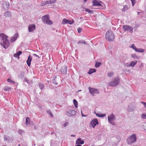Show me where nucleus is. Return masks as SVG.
I'll return each mask as SVG.
<instances>
[{"label":"nucleus","instance_id":"39448f33","mask_svg":"<svg viewBox=\"0 0 146 146\" xmlns=\"http://www.w3.org/2000/svg\"><path fill=\"white\" fill-rule=\"evenodd\" d=\"M108 122L112 125H115V123L112 122V121L115 120V119L116 117L115 115L112 113L108 116Z\"/></svg>","mask_w":146,"mask_h":146},{"label":"nucleus","instance_id":"6ab92c4d","mask_svg":"<svg viewBox=\"0 0 146 146\" xmlns=\"http://www.w3.org/2000/svg\"><path fill=\"white\" fill-rule=\"evenodd\" d=\"M94 113L97 116L100 117H104L106 115V114L105 113L101 114L100 113H96L95 111L94 112Z\"/></svg>","mask_w":146,"mask_h":146},{"label":"nucleus","instance_id":"412c9836","mask_svg":"<svg viewBox=\"0 0 146 146\" xmlns=\"http://www.w3.org/2000/svg\"><path fill=\"white\" fill-rule=\"evenodd\" d=\"M4 15L6 17H11V12L7 11L4 13Z\"/></svg>","mask_w":146,"mask_h":146},{"label":"nucleus","instance_id":"37998d69","mask_svg":"<svg viewBox=\"0 0 146 146\" xmlns=\"http://www.w3.org/2000/svg\"><path fill=\"white\" fill-rule=\"evenodd\" d=\"M141 117L143 119H146V114L143 113L141 115Z\"/></svg>","mask_w":146,"mask_h":146},{"label":"nucleus","instance_id":"bf43d9fd","mask_svg":"<svg viewBox=\"0 0 146 146\" xmlns=\"http://www.w3.org/2000/svg\"><path fill=\"white\" fill-rule=\"evenodd\" d=\"M75 146H82V145L80 144H78L75 145Z\"/></svg>","mask_w":146,"mask_h":146},{"label":"nucleus","instance_id":"bb28decb","mask_svg":"<svg viewBox=\"0 0 146 146\" xmlns=\"http://www.w3.org/2000/svg\"><path fill=\"white\" fill-rule=\"evenodd\" d=\"M56 76L54 77V78L52 80V82L53 84L55 85H57L58 84L57 82H56Z\"/></svg>","mask_w":146,"mask_h":146},{"label":"nucleus","instance_id":"4c0bfd02","mask_svg":"<svg viewBox=\"0 0 146 146\" xmlns=\"http://www.w3.org/2000/svg\"><path fill=\"white\" fill-rule=\"evenodd\" d=\"M49 4H52L55 3L56 2V0H48Z\"/></svg>","mask_w":146,"mask_h":146},{"label":"nucleus","instance_id":"5fc2aeb1","mask_svg":"<svg viewBox=\"0 0 146 146\" xmlns=\"http://www.w3.org/2000/svg\"><path fill=\"white\" fill-rule=\"evenodd\" d=\"M81 113L82 114V117H86L87 116V115H85L83 114L82 111H81Z\"/></svg>","mask_w":146,"mask_h":146},{"label":"nucleus","instance_id":"8fccbe9b","mask_svg":"<svg viewBox=\"0 0 146 146\" xmlns=\"http://www.w3.org/2000/svg\"><path fill=\"white\" fill-rule=\"evenodd\" d=\"M18 132L20 134H22L23 132V131L21 130H19L18 131Z\"/></svg>","mask_w":146,"mask_h":146},{"label":"nucleus","instance_id":"0e129e2a","mask_svg":"<svg viewBox=\"0 0 146 146\" xmlns=\"http://www.w3.org/2000/svg\"><path fill=\"white\" fill-rule=\"evenodd\" d=\"M91 146H101L100 145L96 146L95 145H91Z\"/></svg>","mask_w":146,"mask_h":146},{"label":"nucleus","instance_id":"ddd939ff","mask_svg":"<svg viewBox=\"0 0 146 146\" xmlns=\"http://www.w3.org/2000/svg\"><path fill=\"white\" fill-rule=\"evenodd\" d=\"M36 26L35 24L30 25L28 26V30L29 32H33L35 29Z\"/></svg>","mask_w":146,"mask_h":146},{"label":"nucleus","instance_id":"09e8293b","mask_svg":"<svg viewBox=\"0 0 146 146\" xmlns=\"http://www.w3.org/2000/svg\"><path fill=\"white\" fill-rule=\"evenodd\" d=\"M124 65L125 66H127V67H130L131 66H130V64H129L128 63H126L124 64Z\"/></svg>","mask_w":146,"mask_h":146},{"label":"nucleus","instance_id":"aec40b11","mask_svg":"<svg viewBox=\"0 0 146 146\" xmlns=\"http://www.w3.org/2000/svg\"><path fill=\"white\" fill-rule=\"evenodd\" d=\"M96 70L95 68H90L89 71L88 72V74H90L96 72Z\"/></svg>","mask_w":146,"mask_h":146},{"label":"nucleus","instance_id":"f257e3e1","mask_svg":"<svg viewBox=\"0 0 146 146\" xmlns=\"http://www.w3.org/2000/svg\"><path fill=\"white\" fill-rule=\"evenodd\" d=\"M0 36L2 37L1 41L0 42V44L5 49H7L10 45L9 40L7 39L8 36L3 33L1 34Z\"/></svg>","mask_w":146,"mask_h":146},{"label":"nucleus","instance_id":"2eb2a0df","mask_svg":"<svg viewBox=\"0 0 146 146\" xmlns=\"http://www.w3.org/2000/svg\"><path fill=\"white\" fill-rule=\"evenodd\" d=\"M18 37V33H16L14 35L13 37H12L10 40L11 42H12L14 41H15Z\"/></svg>","mask_w":146,"mask_h":146},{"label":"nucleus","instance_id":"393cba45","mask_svg":"<svg viewBox=\"0 0 146 146\" xmlns=\"http://www.w3.org/2000/svg\"><path fill=\"white\" fill-rule=\"evenodd\" d=\"M73 103L75 107L77 108L78 107V102L75 99H74L73 100Z\"/></svg>","mask_w":146,"mask_h":146},{"label":"nucleus","instance_id":"79ce46f5","mask_svg":"<svg viewBox=\"0 0 146 146\" xmlns=\"http://www.w3.org/2000/svg\"><path fill=\"white\" fill-rule=\"evenodd\" d=\"M13 56L17 58L18 59L19 58V55H18V54H17V53L14 54Z\"/></svg>","mask_w":146,"mask_h":146},{"label":"nucleus","instance_id":"f704fd0d","mask_svg":"<svg viewBox=\"0 0 146 146\" xmlns=\"http://www.w3.org/2000/svg\"><path fill=\"white\" fill-rule=\"evenodd\" d=\"M7 81L9 82H10L11 83H12L13 84H14L15 83V82L14 81L11 80V79L10 78H8L7 80Z\"/></svg>","mask_w":146,"mask_h":146},{"label":"nucleus","instance_id":"603ef678","mask_svg":"<svg viewBox=\"0 0 146 146\" xmlns=\"http://www.w3.org/2000/svg\"><path fill=\"white\" fill-rule=\"evenodd\" d=\"M4 141H7V138L6 137V136L5 135L4 136Z\"/></svg>","mask_w":146,"mask_h":146},{"label":"nucleus","instance_id":"7c9ffc66","mask_svg":"<svg viewBox=\"0 0 146 146\" xmlns=\"http://www.w3.org/2000/svg\"><path fill=\"white\" fill-rule=\"evenodd\" d=\"M102 65L101 62H96L95 64V66L96 68L99 67Z\"/></svg>","mask_w":146,"mask_h":146},{"label":"nucleus","instance_id":"774afa93","mask_svg":"<svg viewBox=\"0 0 146 146\" xmlns=\"http://www.w3.org/2000/svg\"><path fill=\"white\" fill-rule=\"evenodd\" d=\"M80 91H81V90H80L78 91V92H80Z\"/></svg>","mask_w":146,"mask_h":146},{"label":"nucleus","instance_id":"1a4fd4ad","mask_svg":"<svg viewBox=\"0 0 146 146\" xmlns=\"http://www.w3.org/2000/svg\"><path fill=\"white\" fill-rule=\"evenodd\" d=\"M3 9L4 10H8L9 7V3L7 1H4L2 4Z\"/></svg>","mask_w":146,"mask_h":146},{"label":"nucleus","instance_id":"423d86ee","mask_svg":"<svg viewBox=\"0 0 146 146\" xmlns=\"http://www.w3.org/2000/svg\"><path fill=\"white\" fill-rule=\"evenodd\" d=\"M77 113L76 111L74 110H70L66 111L65 114L68 116H72L75 115Z\"/></svg>","mask_w":146,"mask_h":146},{"label":"nucleus","instance_id":"20e7f679","mask_svg":"<svg viewBox=\"0 0 146 146\" xmlns=\"http://www.w3.org/2000/svg\"><path fill=\"white\" fill-rule=\"evenodd\" d=\"M137 139L136 135L133 134L131 135L130 138L127 139V143L129 144H131L132 143L135 142Z\"/></svg>","mask_w":146,"mask_h":146},{"label":"nucleus","instance_id":"9d476101","mask_svg":"<svg viewBox=\"0 0 146 146\" xmlns=\"http://www.w3.org/2000/svg\"><path fill=\"white\" fill-rule=\"evenodd\" d=\"M89 89L90 93L94 96V94H99V92L97 89H95L93 88H90V87H89Z\"/></svg>","mask_w":146,"mask_h":146},{"label":"nucleus","instance_id":"4d7b16f0","mask_svg":"<svg viewBox=\"0 0 146 146\" xmlns=\"http://www.w3.org/2000/svg\"><path fill=\"white\" fill-rule=\"evenodd\" d=\"M142 103L143 104V105L145 107H146V103L142 102Z\"/></svg>","mask_w":146,"mask_h":146},{"label":"nucleus","instance_id":"13d9d810","mask_svg":"<svg viewBox=\"0 0 146 146\" xmlns=\"http://www.w3.org/2000/svg\"><path fill=\"white\" fill-rule=\"evenodd\" d=\"M145 125H143V126H144L143 128L145 130H146V123H145Z\"/></svg>","mask_w":146,"mask_h":146},{"label":"nucleus","instance_id":"f3484780","mask_svg":"<svg viewBox=\"0 0 146 146\" xmlns=\"http://www.w3.org/2000/svg\"><path fill=\"white\" fill-rule=\"evenodd\" d=\"M32 60V57L31 56L29 55L28 57L27 60L26 62L27 63L29 67H30L31 64V62Z\"/></svg>","mask_w":146,"mask_h":146},{"label":"nucleus","instance_id":"cd10ccee","mask_svg":"<svg viewBox=\"0 0 146 146\" xmlns=\"http://www.w3.org/2000/svg\"><path fill=\"white\" fill-rule=\"evenodd\" d=\"M80 43H82L84 44H87L86 42L83 40H79L77 42V44H79Z\"/></svg>","mask_w":146,"mask_h":146},{"label":"nucleus","instance_id":"0eeeda50","mask_svg":"<svg viewBox=\"0 0 146 146\" xmlns=\"http://www.w3.org/2000/svg\"><path fill=\"white\" fill-rule=\"evenodd\" d=\"M124 31H129L130 33L132 34L133 32V28L130 26L124 25L123 26Z\"/></svg>","mask_w":146,"mask_h":146},{"label":"nucleus","instance_id":"de8ad7c7","mask_svg":"<svg viewBox=\"0 0 146 146\" xmlns=\"http://www.w3.org/2000/svg\"><path fill=\"white\" fill-rule=\"evenodd\" d=\"M74 21L73 20H72V21L69 20V22H68V24H69L70 25H71L72 24H73V23H74Z\"/></svg>","mask_w":146,"mask_h":146},{"label":"nucleus","instance_id":"c9c22d12","mask_svg":"<svg viewBox=\"0 0 146 146\" xmlns=\"http://www.w3.org/2000/svg\"><path fill=\"white\" fill-rule=\"evenodd\" d=\"M47 113L49 115H50V116L51 117H53V115L51 112L50 110H48L46 111Z\"/></svg>","mask_w":146,"mask_h":146},{"label":"nucleus","instance_id":"338daca9","mask_svg":"<svg viewBox=\"0 0 146 146\" xmlns=\"http://www.w3.org/2000/svg\"><path fill=\"white\" fill-rule=\"evenodd\" d=\"M82 19V17H81L80 18V19Z\"/></svg>","mask_w":146,"mask_h":146},{"label":"nucleus","instance_id":"c756f323","mask_svg":"<svg viewBox=\"0 0 146 146\" xmlns=\"http://www.w3.org/2000/svg\"><path fill=\"white\" fill-rule=\"evenodd\" d=\"M145 50L141 48H137V51H136V52H143Z\"/></svg>","mask_w":146,"mask_h":146},{"label":"nucleus","instance_id":"052dcab7","mask_svg":"<svg viewBox=\"0 0 146 146\" xmlns=\"http://www.w3.org/2000/svg\"><path fill=\"white\" fill-rule=\"evenodd\" d=\"M76 136V135H70V136L72 137H75Z\"/></svg>","mask_w":146,"mask_h":146},{"label":"nucleus","instance_id":"a19ab883","mask_svg":"<svg viewBox=\"0 0 146 146\" xmlns=\"http://www.w3.org/2000/svg\"><path fill=\"white\" fill-rule=\"evenodd\" d=\"M128 107H129V110L130 111H133L135 109V108H134V107H133L132 108H131L130 107V106H129Z\"/></svg>","mask_w":146,"mask_h":146},{"label":"nucleus","instance_id":"58836bf2","mask_svg":"<svg viewBox=\"0 0 146 146\" xmlns=\"http://www.w3.org/2000/svg\"><path fill=\"white\" fill-rule=\"evenodd\" d=\"M23 79L24 80H23L24 82H27L28 84H29L30 83L29 80L26 77H25Z\"/></svg>","mask_w":146,"mask_h":146},{"label":"nucleus","instance_id":"f8f14e48","mask_svg":"<svg viewBox=\"0 0 146 146\" xmlns=\"http://www.w3.org/2000/svg\"><path fill=\"white\" fill-rule=\"evenodd\" d=\"M67 67L66 65H64L61 66L60 71L62 74H66L67 73Z\"/></svg>","mask_w":146,"mask_h":146},{"label":"nucleus","instance_id":"c03bdc74","mask_svg":"<svg viewBox=\"0 0 146 146\" xmlns=\"http://www.w3.org/2000/svg\"><path fill=\"white\" fill-rule=\"evenodd\" d=\"M77 31L78 33H80L82 32V29L80 28H78L77 29Z\"/></svg>","mask_w":146,"mask_h":146},{"label":"nucleus","instance_id":"72a5a7b5","mask_svg":"<svg viewBox=\"0 0 146 146\" xmlns=\"http://www.w3.org/2000/svg\"><path fill=\"white\" fill-rule=\"evenodd\" d=\"M131 56L134 59H138V57L135 54H132Z\"/></svg>","mask_w":146,"mask_h":146},{"label":"nucleus","instance_id":"ea45409f","mask_svg":"<svg viewBox=\"0 0 146 146\" xmlns=\"http://www.w3.org/2000/svg\"><path fill=\"white\" fill-rule=\"evenodd\" d=\"M131 48L134 49L135 51H137V48H136V46L135 45L133 44H132L131 45Z\"/></svg>","mask_w":146,"mask_h":146},{"label":"nucleus","instance_id":"a211bd4d","mask_svg":"<svg viewBox=\"0 0 146 146\" xmlns=\"http://www.w3.org/2000/svg\"><path fill=\"white\" fill-rule=\"evenodd\" d=\"M25 75V73L24 72H20V74L19 75V78H21V79H23L25 77H24Z\"/></svg>","mask_w":146,"mask_h":146},{"label":"nucleus","instance_id":"6e6d98bb","mask_svg":"<svg viewBox=\"0 0 146 146\" xmlns=\"http://www.w3.org/2000/svg\"><path fill=\"white\" fill-rule=\"evenodd\" d=\"M33 55H34V56H35V57H38V58H40V57L38 55H37V54H33Z\"/></svg>","mask_w":146,"mask_h":146},{"label":"nucleus","instance_id":"e433bc0d","mask_svg":"<svg viewBox=\"0 0 146 146\" xmlns=\"http://www.w3.org/2000/svg\"><path fill=\"white\" fill-rule=\"evenodd\" d=\"M85 11L88 12L89 13H91L92 14H93L94 12L93 11L90 10L88 9H85Z\"/></svg>","mask_w":146,"mask_h":146},{"label":"nucleus","instance_id":"f03ea898","mask_svg":"<svg viewBox=\"0 0 146 146\" xmlns=\"http://www.w3.org/2000/svg\"><path fill=\"white\" fill-rule=\"evenodd\" d=\"M105 37L107 40L111 42L114 40V35L111 31H109L106 34Z\"/></svg>","mask_w":146,"mask_h":146},{"label":"nucleus","instance_id":"a878e982","mask_svg":"<svg viewBox=\"0 0 146 146\" xmlns=\"http://www.w3.org/2000/svg\"><path fill=\"white\" fill-rule=\"evenodd\" d=\"M68 22H69V20L65 18L63 19L62 22L63 24H68Z\"/></svg>","mask_w":146,"mask_h":146},{"label":"nucleus","instance_id":"b1692460","mask_svg":"<svg viewBox=\"0 0 146 146\" xmlns=\"http://www.w3.org/2000/svg\"><path fill=\"white\" fill-rule=\"evenodd\" d=\"M40 89L42 90L44 87V85L41 83H38Z\"/></svg>","mask_w":146,"mask_h":146},{"label":"nucleus","instance_id":"864d4df0","mask_svg":"<svg viewBox=\"0 0 146 146\" xmlns=\"http://www.w3.org/2000/svg\"><path fill=\"white\" fill-rule=\"evenodd\" d=\"M48 3H47L46 2V1H45V2H44L43 3H42V5H46Z\"/></svg>","mask_w":146,"mask_h":146},{"label":"nucleus","instance_id":"6e6552de","mask_svg":"<svg viewBox=\"0 0 146 146\" xmlns=\"http://www.w3.org/2000/svg\"><path fill=\"white\" fill-rule=\"evenodd\" d=\"M119 78L118 77H117L114 80L111 82L110 84V85L112 86H116L117 85L119 82Z\"/></svg>","mask_w":146,"mask_h":146},{"label":"nucleus","instance_id":"2f4dec72","mask_svg":"<svg viewBox=\"0 0 146 146\" xmlns=\"http://www.w3.org/2000/svg\"><path fill=\"white\" fill-rule=\"evenodd\" d=\"M3 89L5 91H9L11 90V88L10 87L6 86L4 87Z\"/></svg>","mask_w":146,"mask_h":146},{"label":"nucleus","instance_id":"473e14b6","mask_svg":"<svg viewBox=\"0 0 146 146\" xmlns=\"http://www.w3.org/2000/svg\"><path fill=\"white\" fill-rule=\"evenodd\" d=\"M114 74L113 72H109L108 74V77H111Z\"/></svg>","mask_w":146,"mask_h":146},{"label":"nucleus","instance_id":"9b49d317","mask_svg":"<svg viewBox=\"0 0 146 146\" xmlns=\"http://www.w3.org/2000/svg\"><path fill=\"white\" fill-rule=\"evenodd\" d=\"M90 124L91 125L93 128H94L97 125L99 124L98 120L96 118L92 119L90 122Z\"/></svg>","mask_w":146,"mask_h":146},{"label":"nucleus","instance_id":"680f3d73","mask_svg":"<svg viewBox=\"0 0 146 146\" xmlns=\"http://www.w3.org/2000/svg\"><path fill=\"white\" fill-rule=\"evenodd\" d=\"M137 13V15H139L140 13V12H138Z\"/></svg>","mask_w":146,"mask_h":146},{"label":"nucleus","instance_id":"7ed1b4c3","mask_svg":"<svg viewBox=\"0 0 146 146\" xmlns=\"http://www.w3.org/2000/svg\"><path fill=\"white\" fill-rule=\"evenodd\" d=\"M42 20L44 23L49 25L52 24V22L50 20V17L48 15H45L42 17Z\"/></svg>","mask_w":146,"mask_h":146},{"label":"nucleus","instance_id":"5701e85b","mask_svg":"<svg viewBox=\"0 0 146 146\" xmlns=\"http://www.w3.org/2000/svg\"><path fill=\"white\" fill-rule=\"evenodd\" d=\"M30 118L29 117H27L26 118V123L27 125H30Z\"/></svg>","mask_w":146,"mask_h":146},{"label":"nucleus","instance_id":"3c124183","mask_svg":"<svg viewBox=\"0 0 146 146\" xmlns=\"http://www.w3.org/2000/svg\"><path fill=\"white\" fill-rule=\"evenodd\" d=\"M17 54H18L19 56L20 54H21L22 53V52L21 51H19L18 52H17Z\"/></svg>","mask_w":146,"mask_h":146},{"label":"nucleus","instance_id":"dca6fc26","mask_svg":"<svg viewBox=\"0 0 146 146\" xmlns=\"http://www.w3.org/2000/svg\"><path fill=\"white\" fill-rule=\"evenodd\" d=\"M84 143L83 140H82L80 138H78L76 141V144H83Z\"/></svg>","mask_w":146,"mask_h":146},{"label":"nucleus","instance_id":"69168bd1","mask_svg":"<svg viewBox=\"0 0 146 146\" xmlns=\"http://www.w3.org/2000/svg\"><path fill=\"white\" fill-rule=\"evenodd\" d=\"M84 0V2H86L87 1V0Z\"/></svg>","mask_w":146,"mask_h":146},{"label":"nucleus","instance_id":"c85d7f7f","mask_svg":"<svg viewBox=\"0 0 146 146\" xmlns=\"http://www.w3.org/2000/svg\"><path fill=\"white\" fill-rule=\"evenodd\" d=\"M128 9V6L126 5H125L124 6L123 8L122 9V11L123 12H124L125 11L127 10Z\"/></svg>","mask_w":146,"mask_h":146},{"label":"nucleus","instance_id":"4be33fe9","mask_svg":"<svg viewBox=\"0 0 146 146\" xmlns=\"http://www.w3.org/2000/svg\"><path fill=\"white\" fill-rule=\"evenodd\" d=\"M137 62V61L135 60L134 61H131L130 62V66L132 67H133L136 64Z\"/></svg>","mask_w":146,"mask_h":146},{"label":"nucleus","instance_id":"4468645a","mask_svg":"<svg viewBox=\"0 0 146 146\" xmlns=\"http://www.w3.org/2000/svg\"><path fill=\"white\" fill-rule=\"evenodd\" d=\"M100 3H102L101 1H100V2L98 0H93L92 3H93L92 6H102V5L100 4Z\"/></svg>","mask_w":146,"mask_h":146},{"label":"nucleus","instance_id":"49530a36","mask_svg":"<svg viewBox=\"0 0 146 146\" xmlns=\"http://www.w3.org/2000/svg\"><path fill=\"white\" fill-rule=\"evenodd\" d=\"M68 123H69L68 122H66L64 124H63V126H64V127H66L68 124Z\"/></svg>","mask_w":146,"mask_h":146},{"label":"nucleus","instance_id":"a18cd8bd","mask_svg":"<svg viewBox=\"0 0 146 146\" xmlns=\"http://www.w3.org/2000/svg\"><path fill=\"white\" fill-rule=\"evenodd\" d=\"M9 142H10V141H13V139L12 138H11L10 137H9L7 138V140Z\"/></svg>","mask_w":146,"mask_h":146},{"label":"nucleus","instance_id":"e2e57ef3","mask_svg":"<svg viewBox=\"0 0 146 146\" xmlns=\"http://www.w3.org/2000/svg\"><path fill=\"white\" fill-rule=\"evenodd\" d=\"M46 1V2L48 4H49L48 1Z\"/></svg>","mask_w":146,"mask_h":146}]
</instances>
